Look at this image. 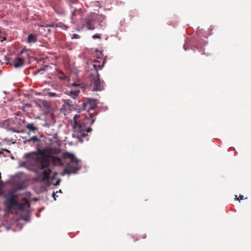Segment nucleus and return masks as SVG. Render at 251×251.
Instances as JSON below:
<instances>
[{"instance_id":"f257e3e1","label":"nucleus","mask_w":251,"mask_h":251,"mask_svg":"<svg viewBox=\"0 0 251 251\" xmlns=\"http://www.w3.org/2000/svg\"><path fill=\"white\" fill-rule=\"evenodd\" d=\"M17 195L15 194V190L9 191L5 194L4 198L6 207L5 211H12L16 209L24 211L25 209V206L23 203H20L16 199Z\"/></svg>"},{"instance_id":"f03ea898","label":"nucleus","mask_w":251,"mask_h":251,"mask_svg":"<svg viewBox=\"0 0 251 251\" xmlns=\"http://www.w3.org/2000/svg\"><path fill=\"white\" fill-rule=\"evenodd\" d=\"M207 44V42L202 39L201 40H193L190 42L187 41L186 43L183 46V49L185 50H187L190 46V48L194 52H195L196 50H197L200 52H201L202 54H204L202 51V50L201 47H203Z\"/></svg>"},{"instance_id":"7ed1b4c3","label":"nucleus","mask_w":251,"mask_h":251,"mask_svg":"<svg viewBox=\"0 0 251 251\" xmlns=\"http://www.w3.org/2000/svg\"><path fill=\"white\" fill-rule=\"evenodd\" d=\"M94 116L92 113H90L89 116H85L83 119L82 122L81 123L82 126V133H86L88 134V132L92 131V128L90 126L94 124L96 120L95 118H94Z\"/></svg>"},{"instance_id":"20e7f679","label":"nucleus","mask_w":251,"mask_h":251,"mask_svg":"<svg viewBox=\"0 0 251 251\" xmlns=\"http://www.w3.org/2000/svg\"><path fill=\"white\" fill-rule=\"evenodd\" d=\"M90 79L91 80V84L93 86L92 91H101L102 89L100 85L99 74L98 73H97V75L91 74L90 75Z\"/></svg>"},{"instance_id":"39448f33","label":"nucleus","mask_w":251,"mask_h":251,"mask_svg":"<svg viewBox=\"0 0 251 251\" xmlns=\"http://www.w3.org/2000/svg\"><path fill=\"white\" fill-rule=\"evenodd\" d=\"M97 100L92 98H87L82 102V109L89 111L94 109L97 106Z\"/></svg>"},{"instance_id":"423d86ee","label":"nucleus","mask_w":251,"mask_h":251,"mask_svg":"<svg viewBox=\"0 0 251 251\" xmlns=\"http://www.w3.org/2000/svg\"><path fill=\"white\" fill-rule=\"evenodd\" d=\"M34 172L38 174V177L42 181H43L45 185L47 187H49L51 185L50 180V176L45 171H43L40 173H38L37 170H33Z\"/></svg>"},{"instance_id":"0eeeda50","label":"nucleus","mask_w":251,"mask_h":251,"mask_svg":"<svg viewBox=\"0 0 251 251\" xmlns=\"http://www.w3.org/2000/svg\"><path fill=\"white\" fill-rule=\"evenodd\" d=\"M73 131L75 133H80V135L83 138L87 136L86 133H83L82 131V126L81 123H78L77 120H73V124L72 125Z\"/></svg>"},{"instance_id":"6e6552de","label":"nucleus","mask_w":251,"mask_h":251,"mask_svg":"<svg viewBox=\"0 0 251 251\" xmlns=\"http://www.w3.org/2000/svg\"><path fill=\"white\" fill-rule=\"evenodd\" d=\"M40 166L38 169L42 170L48 168L50 165V162L48 158L42 157L40 160Z\"/></svg>"},{"instance_id":"1a4fd4ad","label":"nucleus","mask_w":251,"mask_h":251,"mask_svg":"<svg viewBox=\"0 0 251 251\" xmlns=\"http://www.w3.org/2000/svg\"><path fill=\"white\" fill-rule=\"evenodd\" d=\"M67 169L70 170L71 172V174H77L78 171L81 169V165H75L72 166L70 164H67Z\"/></svg>"},{"instance_id":"9d476101","label":"nucleus","mask_w":251,"mask_h":251,"mask_svg":"<svg viewBox=\"0 0 251 251\" xmlns=\"http://www.w3.org/2000/svg\"><path fill=\"white\" fill-rule=\"evenodd\" d=\"M24 64L25 61L22 58L17 57L13 61V66L16 68L22 67Z\"/></svg>"},{"instance_id":"9b49d317","label":"nucleus","mask_w":251,"mask_h":251,"mask_svg":"<svg viewBox=\"0 0 251 251\" xmlns=\"http://www.w3.org/2000/svg\"><path fill=\"white\" fill-rule=\"evenodd\" d=\"M40 102L41 106H42L46 111L45 112L47 114L49 113L51 110V107L48 101L47 100H42Z\"/></svg>"},{"instance_id":"f8f14e48","label":"nucleus","mask_w":251,"mask_h":251,"mask_svg":"<svg viewBox=\"0 0 251 251\" xmlns=\"http://www.w3.org/2000/svg\"><path fill=\"white\" fill-rule=\"evenodd\" d=\"M94 23V21L92 19H87L86 20V23L88 30H93L95 29Z\"/></svg>"},{"instance_id":"ddd939ff","label":"nucleus","mask_w":251,"mask_h":251,"mask_svg":"<svg viewBox=\"0 0 251 251\" xmlns=\"http://www.w3.org/2000/svg\"><path fill=\"white\" fill-rule=\"evenodd\" d=\"M105 62H106V59L105 58L103 61H102V64L101 65H96V64H94L93 65V68H94L95 70V75H97V73H98V71L99 70H102V69L103 68V67H104V64L105 63Z\"/></svg>"},{"instance_id":"4468645a","label":"nucleus","mask_w":251,"mask_h":251,"mask_svg":"<svg viewBox=\"0 0 251 251\" xmlns=\"http://www.w3.org/2000/svg\"><path fill=\"white\" fill-rule=\"evenodd\" d=\"M36 35L33 34H30L28 35L27 39V42L28 43H36L37 41L36 38Z\"/></svg>"},{"instance_id":"2eb2a0df","label":"nucleus","mask_w":251,"mask_h":251,"mask_svg":"<svg viewBox=\"0 0 251 251\" xmlns=\"http://www.w3.org/2000/svg\"><path fill=\"white\" fill-rule=\"evenodd\" d=\"M25 128L29 129L32 132H34L38 130V128L34 126L33 123L28 124L25 126Z\"/></svg>"},{"instance_id":"dca6fc26","label":"nucleus","mask_w":251,"mask_h":251,"mask_svg":"<svg viewBox=\"0 0 251 251\" xmlns=\"http://www.w3.org/2000/svg\"><path fill=\"white\" fill-rule=\"evenodd\" d=\"M72 108H73L77 113H80L81 111L84 110V109H82V103L81 106L78 104H74V107H73Z\"/></svg>"},{"instance_id":"f3484780","label":"nucleus","mask_w":251,"mask_h":251,"mask_svg":"<svg viewBox=\"0 0 251 251\" xmlns=\"http://www.w3.org/2000/svg\"><path fill=\"white\" fill-rule=\"evenodd\" d=\"M70 162L71 163H74L75 165H80L79 164V163L80 162V160L79 159H78L77 158H76L75 157V155L72 157H71L70 159Z\"/></svg>"},{"instance_id":"a211bd4d","label":"nucleus","mask_w":251,"mask_h":251,"mask_svg":"<svg viewBox=\"0 0 251 251\" xmlns=\"http://www.w3.org/2000/svg\"><path fill=\"white\" fill-rule=\"evenodd\" d=\"M55 27H59L60 28L64 30H67L68 28L67 26L62 23H58L55 24Z\"/></svg>"},{"instance_id":"6ab92c4d","label":"nucleus","mask_w":251,"mask_h":251,"mask_svg":"<svg viewBox=\"0 0 251 251\" xmlns=\"http://www.w3.org/2000/svg\"><path fill=\"white\" fill-rule=\"evenodd\" d=\"M63 103L65 105H67L68 106H70L71 108H72L73 107H74V104L72 103V100H63Z\"/></svg>"},{"instance_id":"aec40b11","label":"nucleus","mask_w":251,"mask_h":251,"mask_svg":"<svg viewBox=\"0 0 251 251\" xmlns=\"http://www.w3.org/2000/svg\"><path fill=\"white\" fill-rule=\"evenodd\" d=\"M77 133V134H72V137L75 138L79 140V141H80L81 143H82L83 142V140L81 138L82 137L81 136L80 133Z\"/></svg>"},{"instance_id":"412c9836","label":"nucleus","mask_w":251,"mask_h":251,"mask_svg":"<svg viewBox=\"0 0 251 251\" xmlns=\"http://www.w3.org/2000/svg\"><path fill=\"white\" fill-rule=\"evenodd\" d=\"M35 153V152H31L26 153L23 156V158L26 159V160H30L31 158V155L33 154H34Z\"/></svg>"},{"instance_id":"4be33fe9","label":"nucleus","mask_w":251,"mask_h":251,"mask_svg":"<svg viewBox=\"0 0 251 251\" xmlns=\"http://www.w3.org/2000/svg\"><path fill=\"white\" fill-rule=\"evenodd\" d=\"M40 141L41 139L40 138H38L36 136H33L27 139V141H29V142H30L31 141H33V142H40Z\"/></svg>"},{"instance_id":"5701e85b","label":"nucleus","mask_w":251,"mask_h":251,"mask_svg":"<svg viewBox=\"0 0 251 251\" xmlns=\"http://www.w3.org/2000/svg\"><path fill=\"white\" fill-rule=\"evenodd\" d=\"M75 154L71 152H66L64 153V156L66 158L70 159Z\"/></svg>"},{"instance_id":"b1692460","label":"nucleus","mask_w":251,"mask_h":251,"mask_svg":"<svg viewBox=\"0 0 251 251\" xmlns=\"http://www.w3.org/2000/svg\"><path fill=\"white\" fill-rule=\"evenodd\" d=\"M70 96L73 99H75L78 96V94L74 91H71L70 92Z\"/></svg>"},{"instance_id":"393cba45","label":"nucleus","mask_w":251,"mask_h":251,"mask_svg":"<svg viewBox=\"0 0 251 251\" xmlns=\"http://www.w3.org/2000/svg\"><path fill=\"white\" fill-rule=\"evenodd\" d=\"M20 219L25 221V222H28L30 221L29 215L26 216H21L20 217Z\"/></svg>"},{"instance_id":"a878e982","label":"nucleus","mask_w":251,"mask_h":251,"mask_svg":"<svg viewBox=\"0 0 251 251\" xmlns=\"http://www.w3.org/2000/svg\"><path fill=\"white\" fill-rule=\"evenodd\" d=\"M47 96L50 98L58 97V95L54 92H49L47 93Z\"/></svg>"},{"instance_id":"bb28decb","label":"nucleus","mask_w":251,"mask_h":251,"mask_svg":"<svg viewBox=\"0 0 251 251\" xmlns=\"http://www.w3.org/2000/svg\"><path fill=\"white\" fill-rule=\"evenodd\" d=\"M71 174V172L70 171V170H69L67 169H64V170L61 173V176H63L65 175H70Z\"/></svg>"},{"instance_id":"cd10ccee","label":"nucleus","mask_w":251,"mask_h":251,"mask_svg":"<svg viewBox=\"0 0 251 251\" xmlns=\"http://www.w3.org/2000/svg\"><path fill=\"white\" fill-rule=\"evenodd\" d=\"M25 188V186L24 184H20L17 186L16 189L17 190H22L24 189Z\"/></svg>"},{"instance_id":"c85d7f7f","label":"nucleus","mask_w":251,"mask_h":251,"mask_svg":"<svg viewBox=\"0 0 251 251\" xmlns=\"http://www.w3.org/2000/svg\"><path fill=\"white\" fill-rule=\"evenodd\" d=\"M61 180V179L60 178H57L55 183H53V182H51V185H53L54 186H58L60 184Z\"/></svg>"},{"instance_id":"c756f323","label":"nucleus","mask_w":251,"mask_h":251,"mask_svg":"<svg viewBox=\"0 0 251 251\" xmlns=\"http://www.w3.org/2000/svg\"><path fill=\"white\" fill-rule=\"evenodd\" d=\"M32 211H33V209L30 208V205L29 204L25 210L26 213H27V214H29Z\"/></svg>"},{"instance_id":"7c9ffc66","label":"nucleus","mask_w":251,"mask_h":251,"mask_svg":"<svg viewBox=\"0 0 251 251\" xmlns=\"http://www.w3.org/2000/svg\"><path fill=\"white\" fill-rule=\"evenodd\" d=\"M58 175L57 172H54L52 176H50V179L53 180L55 179V176Z\"/></svg>"},{"instance_id":"2f4dec72","label":"nucleus","mask_w":251,"mask_h":251,"mask_svg":"<svg viewBox=\"0 0 251 251\" xmlns=\"http://www.w3.org/2000/svg\"><path fill=\"white\" fill-rule=\"evenodd\" d=\"M79 38H80V36L76 33L73 34L71 37L72 39H79Z\"/></svg>"},{"instance_id":"473e14b6","label":"nucleus","mask_w":251,"mask_h":251,"mask_svg":"<svg viewBox=\"0 0 251 251\" xmlns=\"http://www.w3.org/2000/svg\"><path fill=\"white\" fill-rule=\"evenodd\" d=\"M72 85L75 87H77V88H82V86H81V84H77V83H74L72 84Z\"/></svg>"},{"instance_id":"72a5a7b5","label":"nucleus","mask_w":251,"mask_h":251,"mask_svg":"<svg viewBox=\"0 0 251 251\" xmlns=\"http://www.w3.org/2000/svg\"><path fill=\"white\" fill-rule=\"evenodd\" d=\"M235 197H236L235 200H237V201H240L241 200L244 199V196L241 195L239 196V198H237V196L236 195L235 196Z\"/></svg>"},{"instance_id":"f704fd0d","label":"nucleus","mask_w":251,"mask_h":251,"mask_svg":"<svg viewBox=\"0 0 251 251\" xmlns=\"http://www.w3.org/2000/svg\"><path fill=\"white\" fill-rule=\"evenodd\" d=\"M92 38L93 39H100V36L99 35L96 34H94L92 36Z\"/></svg>"},{"instance_id":"c9c22d12","label":"nucleus","mask_w":251,"mask_h":251,"mask_svg":"<svg viewBox=\"0 0 251 251\" xmlns=\"http://www.w3.org/2000/svg\"><path fill=\"white\" fill-rule=\"evenodd\" d=\"M52 197H53L54 200L55 201L56 200V197H57L58 196L56 195V192H53V193H52Z\"/></svg>"},{"instance_id":"e433bc0d","label":"nucleus","mask_w":251,"mask_h":251,"mask_svg":"<svg viewBox=\"0 0 251 251\" xmlns=\"http://www.w3.org/2000/svg\"><path fill=\"white\" fill-rule=\"evenodd\" d=\"M10 130L14 133H22L23 132L17 130L13 128H11Z\"/></svg>"},{"instance_id":"4c0bfd02","label":"nucleus","mask_w":251,"mask_h":251,"mask_svg":"<svg viewBox=\"0 0 251 251\" xmlns=\"http://www.w3.org/2000/svg\"><path fill=\"white\" fill-rule=\"evenodd\" d=\"M26 162H22L21 164H19V167H26L25 166Z\"/></svg>"},{"instance_id":"58836bf2","label":"nucleus","mask_w":251,"mask_h":251,"mask_svg":"<svg viewBox=\"0 0 251 251\" xmlns=\"http://www.w3.org/2000/svg\"><path fill=\"white\" fill-rule=\"evenodd\" d=\"M55 27V24H50V25H47L46 26V27Z\"/></svg>"},{"instance_id":"ea45409f","label":"nucleus","mask_w":251,"mask_h":251,"mask_svg":"<svg viewBox=\"0 0 251 251\" xmlns=\"http://www.w3.org/2000/svg\"><path fill=\"white\" fill-rule=\"evenodd\" d=\"M80 115L79 114H75L73 118V120H77V119L79 117Z\"/></svg>"},{"instance_id":"a19ab883","label":"nucleus","mask_w":251,"mask_h":251,"mask_svg":"<svg viewBox=\"0 0 251 251\" xmlns=\"http://www.w3.org/2000/svg\"><path fill=\"white\" fill-rule=\"evenodd\" d=\"M37 153L39 154H41L43 153V151L41 149L38 148L37 149Z\"/></svg>"},{"instance_id":"79ce46f5","label":"nucleus","mask_w":251,"mask_h":251,"mask_svg":"<svg viewBox=\"0 0 251 251\" xmlns=\"http://www.w3.org/2000/svg\"><path fill=\"white\" fill-rule=\"evenodd\" d=\"M100 54L99 55V56L98 57L99 58H100L101 57V56H102L103 55V54L101 51H100Z\"/></svg>"},{"instance_id":"37998d69","label":"nucleus","mask_w":251,"mask_h":251,"mask_svg":"<svg viewBox=\"0 0 251 251\" xmlns=\"http://www.w3.org/2000/svg\"><path fill=\"white\" fill-rule=\"evenodd\" d=\"M23 143L24 144H26L27 143H29V141H27V139L26 140L24 141Z\"/></svg>"},{"instance_id":"c03bdc74","label":"nucleus","mask_w":251,"mask_h":251,"mask_svg":"<svg viewBox=\"0 0 251 251\" xmlns=\"http://www.w3.org/2000/svg\"><path fill=\"white\" fill-rule=\"evenodd\" d=\"M56 194L58 193H62V190L61 189H59L58 191H57L56 192Z\"/></svg>"},{"instance_id":"a18cd8bd","label":"nucleus","mask_w":251,"mask_h":251,"mask_svg":"<svg viewBox=\"0 0 251 251\" xmlns=\"http://www.w3.org/2000/svg\"><path fill=\"white\" fill-rule=\"evenodd\" d=\"M44 69H40L37 70L38 72H40V71H44Z\"/></svg>"},{"instance_id":"49530a36","label":"nucleus","mask_w":251,"mask_h":251,"mask_svg":"<svg viewBox=\"0 0 251 251\" xmlns=\"http://www.w3.org/2000/svg\"><path fill=\"white\" fill-rule=\"evenodd\" d=\"M35 215H36V216L37 217H39V214H38V213H36Z\"/></svg>"},{"instance_id":"de8ad7c7","label":"nucleus","mask_w":251,"mask_h":251,"mask_svg":"<svg viewBox=\"0 0 251 251\" xmlns=\"http://www.w3.org/2000/svg\"><path fill=\"white\" fill-rule=\"evenodd\" d=\"M5 151H6L7 152L10 153V151L8 150H5Z\"/></svg>"},{"instance_id":"09e8293b","label":"nucleus","mask_w":251,"mask_h":251,"mask_svg":"<svg viewBox=\"0 0 251 251\" xmlns=\"http://www.w3.org/2000/svg\"><path fill=\"white\" fill-rule=\"evenodd\" d=\"M94 62L95 63H99V61L98 60H95Z\"/></svg>"},{"instance_id":"8fccbe9b","label":"nucleus","mask_w":251,"mask_h":251,"mask_svg":"<svg viewBox=\"0 0 251 251\" xmlns=\"http://www.w3.org/2000/svg\"><path fill=\"white\" fill-rule=\"evenodd\" d=\"M4 59L5 61H8V60L7 59L6 56H4Z\"/></svg>"},{"instance_id":"3c124183","label":"nucleus","mask_w":251,"mask_h":251,"mask_svg":"<svg viewBox=\"0 0 251 251\" xmlns=\"http://www.w3.org/2000/svg\"><path fill=\"white\" fill-rule=\"evenodd\" d=\"M201 34H202V33H201ZM201 36H203L204 37L206 38V35H201Z\"/></svg>"},{"instance_id":"603ef678","label":"nucleus","mask_w":251,"mask_h":251,"mask_svg":"<svg viewBox=\"0 0 251 251\" xmlns=\"http://www.w3.org/2000/svg\"><path fill=\"white\" fill-rule=\"evenodd\" d=\"M47 31L50 33V29H48Z\"/></svg>"},{"instance_id":"864d4df0","label":"nucleus","mask_w":251,"mask_h":251,"mask_svg":"<svg viewBox=\"0 0 251 251\" xmlns=\"http://www.w3.org/2000/svg\"><path fill=\"white\" fill-rule=\"evenodd\" d=\"M198 29L200 31L201 30H202V29H200V27H198Z\"/></svg>"},{"instance_id":"5fc2aeb1","label":"nucleus","mask_w":251,"mask_h":251,"mask_svg":"<svg viewBox=\"0 0 251 251\" xmlns=\"http://www.w3.org/2000/svg\"><path fill=\"white\" fill-rule=\"evenodd\" d=\"M95 51H96V52H99V50H98V49H96V50H95Z\"/></svg>"},{"instance_id":"6e6d98bb","label":"nucleus","mask_w":251,"mask_h":251,"mask_svg":"<svg viewBox=\"0 0 251 251\" xmlns=\"http://www.w3.org/2000/svg\"><path fill=\"white\" fill-rule=\"evenodd\" d=\"M25 106H29V104H25Z\"/></svg>"},{"instance_id":"4d7b16f0","label":"nucleus","mask_w":251,"mask_h":251,"mask_svg":"<svg viewBox=\"0 0 251 251\" xmlns=\"http://www.w3.org/2000/svg\"><path fill=\"white\" fill-rule=\"evenodd\" d=\"M76 30H77V31H80V29L78 28V29H76Z\"/></svg>"},{"instance_id":"13d9d810","label":"nucleus","mask_w":251,"mask_h":251,"mask_svg":"<svg viewBox=\"0 0 251 251\" xmlns=\"http://www.w3.org/2000/svg\"><path fill=\"white\" fill-rule=\"evenodd\" d=\"M37 74V73H35L33 74V75H36Z\"/></svg>"},{"instance_id":"bf43d9fd","label":"nucleus","mask_w":251,"mask_h":251,"mask_svg":"<svg viewBox=\"0 0 251 251\" xmlns=\"http://www.w3.org/2000/svg\"><path fill=\"white\" fill-rule=\"evenodd\" d=\"M27 134H28V135H30V132H28L27 133Z\"/></svg>"},{"instance_id":"052dcab7","label":"nucleus","mask_w":251,"mask_h":251,"mask_svg":"<svg viewBox=\"0 0 251 251\" xmlns=\"http://www.w3.org/2000/svg\"><path fill=\"white\" fill-rule=\"evenodd\" d=\"M40 118L39 116H38V117H37V119H39Z\"/></svg>"}]
</instances>
